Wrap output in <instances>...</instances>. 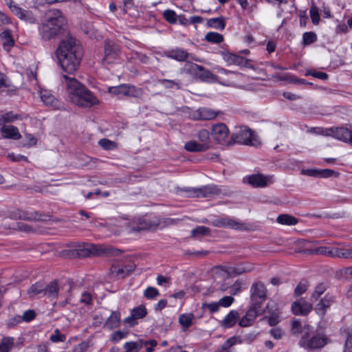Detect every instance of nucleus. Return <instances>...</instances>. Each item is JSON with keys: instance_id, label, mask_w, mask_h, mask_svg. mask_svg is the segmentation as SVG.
<instances>
[{"instance_id": "6", "label": "nucleus", "mask_w": 352, "mask_h": 352, "mask_svg": "<svg viewBox=\"0 0 352 352\" xmlns=\"http://www.w3.org/2000/svg\"><path fill=\"white\" fill-rule=\"evenodd\" d=\"M120 54V47L114 41L106 39L104 43V57L102 59L103 65L111 64L117 60Z\"/></svg>"}, {"instance_id": "11", "label": "nucleus", "mask_w": 352, "mask_h": 352, "mask_svg": "<svg viewBox=\"0 0 352 352\" xmlns=\"http://www.w3.org/2000/svg\"><path fill=\"white\" fill-rule=\"evenodd\" d=\"M91 283H91L89 278H85L82 280V282L78 283L77 281H74L73 278L61 277L59 278H56V279L50 281V283H46L45 281L36 282V283L32 284V286H42L43 285H46V286L54 287V286H58L59 285L61 286H65L67 285H74V284L90 285Z\"/></svg>"}, {"instance_id": "42", "label": "nucleus", "mask_w": 352, "mask_h": 352, "mask_svg": "<svg viewBox=\"0 0 352 352\" xmlns=\"http://www.w3.org/2000/svg\"><path fill=\"white\" fill-rule=\"evenodd\" d=\"M193 318L194 315L192 314H184L179 317V322L183 327L187 329L192 325Z\"/></svg>"}, {"instance_id": "10", "label": "nucleus", "mask_w": 352, "mask_h": 352, "mask_svg": "<svg viewBox=\"0 0 352 352\" xmlns=\"http://www.w3.org/2000/svg\"><path fill=\"white\" fill-rule=\"evenodd\" d=\"M78 99V102H72V103L84 107H90L98 103V100L88 90L84 87V90L74 94Z\"/></svg>"}, {"instance_id": "2", "label": "nucleus", "mask_w": 352, "mask_h": 352, "mask_svg": "<svg viewBox=\"0 0 352 352\" xmlns=\"http://www.w3.org/2000/svg\"><path fill=\"white\" fill-rule=\"evenodd\" d=\"M56 56L63 70L72 74L78 69L82 57V47L75 38L68 36L60 42Z\"/></svg>"}, {"instance_id": "48", "label": "nucleus", "mask_w": 352, "mask_h": 352, "mask_svg": "<svg viewBox=\"0 0 352 352\" xmlns=\"http://www.w3.org/2000/svg\"><path fill=\"white\" fill-rule=\"evenodd\" d=\"M314 251L317 254H322L336 257L334 248L330 249L329 248L327 247H319L316 248Z\"/></svg>"}, {"instance_id": "28", "label": "nucleus", "mask_w": 352, "mask_h": 352, "mask_svg": "<svg viewBox=\"0 0 352 352\" xmlns=\"http://www.w3.org/2000/svg\"><path fill=\"white\" fill-rule=\"evenodd\" d=\"M239 317V314L237 311H231L222 320L221 326L224 328H230L233 327L236 324V320Z\"/></svg>"}, {"instance_id": "44", "label": "nucleus", "mask_w": 352, "mask_h": 352, "mask_svg": "<svg viewBox=\"0 0 352 352\" xmlns=\"http://www.w3.org/2000/svg\"><path fill=\"white\" fill-rule=\"evenodd\" d=\"M336 257L344 258L346 259L352 258V249H343L334 248Z\"/></svg>"}, {"instance_id": "41", "label": "nucleus", "mask_w": 352, "mask_h": 352, "mask_svg": "<svg viewBox=\"0 0 352 352\" xmlns=\"http://www.w3.org/2000/svg\"><path fill=\"white\" fill-rule=\"evenodd\" d=\"M262 313L263 309H261V307L255 305L254 303L251 302V306L248 310L246 316L249 317L250 320L254 321L256 316L261 314Z\"/></svg>"}, {"instance_id": "12", "label": "nucleus", "mask_w": 352, "mask_h": 352, "mask_svg": "<svg viewBox=\"0 0 352 352\" xmlns=\"http://www.w3.org/2000/svg\"><path fill=\"white\" fill-rule=\"evenodd\" d=\"M214 226L219 228H229L237 230H248V226L243 222L236 221L229 218H220L212 222Z\"/></svg>"}, {"instance_id": "53", "label": "nucleus", "mask_w": 352, "mask_h": 352, "mask_svg": "<svg viewBox=\"0 0 352 352\" xmlns=\"http://www.w3.org/2000/svg\"><path fill=\"white\" fill-rule=\"evenodd\" d=\"M163 15L169 23H174L177 21V15L173 10H166L164 12Z\"/></svg>"}, {"instance_id": "37", "label": "nucleus", "mask_w": 352, "mask_h": 352, "mask_svg": "<svg viewBox=\"0 0 352 352\" xmlns=\"http://www.w3.org/2000/svg\"><path fill=\"white\" fill-rule=\"evenodd\" d=\"M197 138L199 141V143L201 144H204V146H207V150L210 148V133L209 131L206 129H201L197 133Z\"/></svg>"}, {"instance_id": "62", "label": "nucleus", "mask_w": 352, "mask_h": 352, "mask_svg": "<svg viewBox=\"0 0 352 352\" xmlns=\"http://www.w3.org/2000/svg\"><path fill=\"white\" fill-rule=\"evenodd\" d=\"M234 301V298L232 296H224L219 300V303L220 306L227 307L232 305Z\"/></svg>"}, {"instance_id": "24", "label": "nucleus", "mask_w": 352, "mask_h": 352, "mask_svg": "<svg viewBox=\"0 0 352 352\" xmlns=\"http://www.w3.org/2000/svg\"><path fill=\"white\" fill-rule=\"evenodd\" d=\"M190 70L192 71L197 78L202 80L208 79L212 76V73L209 70L197 64H192Z\"/></svg>"}, {"instance_id": "46", "label": "nucleus", "mask_w": 352, "mask_h": 352, "mask_svg": "<svg viewBox=\"0 0 352 352\" xmlns=\"http://www.w3.org/2000/svg\"><path fill=\"white\" fill-rule=\"evenodd\" d=\"M316 34L313 32H309L304 33L302 36V44L304 45H308L316 41Z\"/></svg>"}, {"instance_id": "19", "label": "nucleus", "mask_w": 352, "mask_h": 352, "mask_svg": "<svg viewBox=\"0 0 352 352\" xmlns=\"http://www.w3.org/2000/svg\"><path fill=\"white\" fill-rule=\"evenodd\" d=\"M267 298L266 287H252L251 291V302L261 307Z\"/></svg>"}, {"instance_id": "31", "label": "nucleus", "mask_w": 352, "mask_h": 352, "mask_svg": "<svg viewBox=\"0 0 352 352\" xmlns=\"http://www.w3.org/2000/svg\"><path fill=\"white\" fill-rule=\"evenodd\" d=\"M11 11L17 16L19 19L25 21H31L32 19L31 12L21 9V8L18 7L16 5H14L13 6H11Z\"/></svg>"}, {"instance_id": "45", "label": "nucleus", "mask_w": 352, "mask_h": 352, "mask_svg": "<svg viewBox=\"0 0 352 352\" xmlns=\"http://www.w3.org/2000/svg\"><path fill=\"white\" fill-rule=\"evenodd\" d=\"M205 39L210 43H220L223 41V36L217 32H208L206 35Z\"/></svg>"}, {"instance_id": "64", "label": "nucleus", "mask_w": 352, "mask_h": 352, "mask_svg": "<svg viewBox=\"0 0 352 352\" xmlns=\"http://www.w3.org/2000/svg\"><path fill=\"white\" fill-rule=\"evenodd\" d=\"M344 352H352V335L349 334L345 342Z\"/></svg>"}, {"instance_id": "32", "label": "nucleus", "mask_w": 352, "mask_h": 352, "mask_svg": "<svg viewBox=\"0 0 352 352\" xmlns=\"http://www.w3.org/2000/svg\"><path fill=\"white\" fill-rule=\"evenodd\" d=\"M184 148L190 152H204L207 151V146L196 141H189L185 144Z\"/></svg>"}, {"instance_id": "33", "label": "nucleus", "mask_w": 352, "mask_h": 352, "mask_svg": "<svg viewBox=\"0 0 352 352\" xmlns=\"http://www.w3.org/2000/svg\"><path fill=\"white\" fill-rule=\"evenodd\" d=\"M335 276L338 279L352 280V266L340 269L336 272Z\"/></svg>"}, {"instance_id": "29", "label": "nucleus", "mask_w": 352, "mask_h": 352, "mask_svg": "<svg viewBox=\"0 0 352 352\" xmlns=\"http://www.w3.org/2000/svg\"><path fill=\"white\" fill-rule=\"evenodd\" d=\"M40 97L43 103L47 106L57 107L58 100L47 90H42L40 92Z\"/></svg>"}, {"instance_id": "26", "label": "nucleus", "mask_w": 352, "mask_h": 352, "mask_svg": "<svg viewBox=\"0 0 352 352\" xmlns=\"http://www.w3.org/2000/svg\"><path fill=\"white\" fill-rule=\"evenodd\" d=\"M160 223H157V221H148L144 219H140L137 224L136 227L133 228V231H140L149 229H155L157 226H160Z\"/></svg>"}, {"instance_id": "15", "label": "nucleus", "mask_w": 352, "mask_h": 352, "mask_svg": "<svg viewBox=\"0 0 352 352\" xmlns=\"http://www.w3.org/2000/svg\"><path fill=\"white\" fill-rule=\"evenodd\" d=\"M312 305L303 298H300L292 305V313L297 316H307L312 310Z\"/></svg>"}, {"instance_id": "40", "label": "nucleus", "mask_w": 352, "mask_h": 352, "mask_svg": "<svg viewBox=\"0 0 352 352\" xmlns=\"http://www.w3.org/2000/svg\"><path fill=\"white\" fill-rule=\"evenodd\" d=\"M19 217L24 220H42V215L37 212L21 211Z\"/></svg>"}, {"instance_id": "58", "label": "nucleus", "mask_w": 352, "mask_h": 352, "mask_svg": "<svg viewBox=\"0 0 352 352\" xmlns=\"http://www.w3.org/2000/svg\"><path fill=\"white\" fill-rule=\"evenodd\" d=\"M228 272H230V275L231 278L234 276H236V275H239L243 272H247V270H245V268L241 267H228Z\"/></svg>"}, {"instance_id": "21", "label": "nucleus", "mask_w": 352, "mask_h": 352, "mask_svg": "<svg viewBox=\"0 0 352 352\" xmlns=\"http://www.w3.org/2000/svg\"><path fill=\"white\" fill-rule=\"evenodd\" d=\"M219 113V111H215L208 108H199L195 111L194 118L197 120H210L214 119Z\"/></svg>"}, {"instance_id": "55", "label": "nucleus", "mask_w": 352, "mask_h": 352, "mask_svg": "<svg viewBox=\"0 0 352 352\" xmlns=\"http://www.w3.org/2000/svg\"><path fill=\"white\" fill-rule=\"evenodd\" d=\"M99 144L102 148H104V149H107V150L113 149L114 148H116V146L115 142H113L109 140H107V139H101L99 141Z\"/></svg>"}, {"instance_id": "38", "label": "nucleus", "mask_w": 352, "mask_h": 352, "mask_svg": "<svg viewBox=\"0 0 352 352\" xmlns=\"http://www.w3.org/2000/svg\"><path fill=\"white\" fill-rule=\"evenodd\" d=\"M210 233V229L206 226H197L193 229L190 232V236L192 238H197L199 236H208Z\"/></svg>"}, {"instance_id": "20", "label": "nucleus", "mask_w": 352, "mask_h": 352, "mask_svg": "<svg viewBox=\"0 0 352 352\" xmlns=\"http://www.w3.org/2000/svg\"><path fill=\"white\" fill-rule=\"evenodd\" d=\"M228 133L229 130L223 123L215 124L212 128V135L219 142L223 141L227 138Z\"/></svg>"}, {"instance_id": "51", "label": "nucleus", "mask_w": 352, "mask_h": 352, "mask_svg": "<svg viewBox=\"0 0 352 352\" xmlns=\"http://www.w3.org/2000/svg\"><path fill=\"white\" fill-rule=\"evenodd\" d=\"M16 118V116L14 115L12 112L6 113L0 116V124L5 123L12 122Z\"/></svg>"}, {"instance_id": "13", "label": "nucleus", "mask_w": 352, "mask_h": 352, "mask_svg": "<svg viewBox=\"0 0 352 352\" xmlns=\"http://www.w3.org/2000/svg\"><path fill=\"white\" fill-rule=\"evenodd\" d=\"M322 133L327 136H333L335 138L344 142H348L349 136L351 135V130L343 126L331 127L326 129L324 132Z\"/></svg>"}, {"instance_id": "1", "label": "nucleus", "mask_w": 352, "mask_h": 352, "mask_svg": "<svg viewBox=\"0 0 352 352\" xmlns=\"http://www.w3.org/2000/svg\"><path fill=\"white\" fill-rule=\"evenodd\" d=\"M291 332L294 336L300 335L298 345L307 351H318L331 342L325 333L314 331L309 324L302 325L299 320L291 321Z\"/></svg>"}, {"instance_id": "49", "label": "nucleus", "mask_w": 352, "mask_h": 352, "mask_svg": "<svg viewBox=\"0 0 352 352\" xmlns=\"http://www.w3.org/2000/svg\"><path fill=\"white\" fill-rule=\"evenodd\" d=\"M309 13H310V17L311 19L312 23L314 25L318 24L319 21H320V15L318 13V9L315 5H313L311 6V8L309 10Z\"/></svg>"}, {"instance_id": "54", "label": "nucleus", "mask_w": 352, "mask_h": 352, "mask_svg": "<svg viewBox=\"0 0 352 352\" xmlns=\"http://www.w3.org/2000/svg\"><path fill=\"white\" fill-rule=\"evenodd\" d=\"M50 339L53 342H63L65 340V336L61 334L59 329H56L54 333L50 336Z\"/></svg>"}, {"instance_id": "18", "label": "nucleus", "mask_w": 352, "mask_h": 352, "mask_svg": "<svg viewBox=\"0 0 352 352\" xmlns=\"http://www.w3.org/2000/svg\"><path fill=\"white\" fill-rule=\"evenodd\" d=\"M122 251L119 249L111 247H102L92 245V255L97 256H118Z\"/></svg>"}, {"instance_id": "36", "label": "nucleus", "mask_w": 352, "mask_h": 352, "mask_svg": "<svg viewBox=\"0 0 352 352\" xmlns=\"http://www.w3.org/2000/svg\"><path fill=\"white\" fill-rule=\"evenodd\" d=\"M207 25L217 30H223L226 26L225 19L223 17L210 19L207 21Z\"/></svg>"}, {"instance_id": "7", "label": "nucleus", "mask_w": 352, "mask_h": 352, "mask_svg": "<svg viewBox=\"0 0 352 352\" xmlns=\"http://www.w3.org/2000/svg\"><path fill=\"white\" fill-rule=\"evenodd\" d=\"M192 197H210L221 193V190L215 185H208L199 188H192L185 190Z\"/></svg>"}, {"instance_id": "56", "label": "nucleus", "mask_w": 352, "mask_h": 352, "mask_svg": "<svg viewBox=\"0 0 352 352\" xmlns=\"http://www.w3.org/2000/svg\"><path fill=\"white\" fill-rule=\"evenodd\" d=\"M159 295V292L155 287H147L144 291V296L148 299H153Z\"/></svg>"}, {"instance_id": "8", "label": "nucleus", "mask_w": 352, "mask_h": 352, "mask_svg": "<svg viewBox=\"0 0 352 352\" xmlns=\"http://www.w3.org/2000/svg\"><path fill=\"white\" fill-rule=\"evenodd\" d=\"M210 273L217 285L224 286L230 284L231 277L226 266L217 265L210 270Z\"/></svg>"}, {"instance_id": "35", "label": "nucleus", "mask_w": 352, "mask_h": 352, "mask_svg": "<svg viewBox=\"0 0 352 352\" xmlns=\"http://www.w3.org/2000/svg\"><path fill=\"white\" fill-rule=\"evenodd\" d=\"M276 221L280 224L287 226L296 225L298 223V219L296 217L287 214H280Z\"/></svg>"}, {"instance_id": "14", "label": "nucleus", "mask_w": 352, "mask_h": 352, "mask_svg": "<svg viewBox=\"0 0 352 352\" xmlns=\"http://www.w3.org/2000/svg\"><path fill=\"white\" fill-rule=\"evenodd\" d=\"M109 91L116 95L135 97L139 95L140 90L134 86L121 85L117 87H109Z\"/></svg>"}, {"instance_id": "43", "label": "nucleus", "mask_w": 352, "mask_h": 352, "mask_svg": "<svg viewBox=\"0 0 352 352\" xmlns=\"http://www.w3.org/2000/svg\"><path fill=\"white\" fill-rule=\"evenodd\" d=\"M131 314L138 320L144 318L147 314V311L144 305H140L133 308L131 310Z\"/></svg>"}, {"instance_id": "9", "label": "nucleus", "mask_w": 352, "mask_h": 352, "mask_svg": "<svg viewBox=\"0 0 352 352\" xmlns=\"http://www.w3.org/2000/svg\"><path fill=\"white\" fill-rule=\"evenodd\" d=\"M65 87L67 91L69 98L71 102H78V99L74 94L84 90L85 85L80 83L77 79L64 75Z\"/></svg>"}, {"instance_id": "34", "label": "nucleus", "mask_w": 352, "mask_h": 352, "mask_svg": "<svg viewBox=\"0 0 352 352\" xmlns=\"http://www.w3.org/2000/svg\"><path fill=\"white\" fill-rule=\"evenodd\" d=\"M14 345V338L6 336L0 342V352H9Z\"/></svg>"}, {"instance_id": "39", "label": "nucleus", "mask_w": 352, "mask_h": 352, "mask_svg": "<svg viewBox=\"0 0 352 352\" xmlns=\"http://www.w3.org/2000/svg\"><path fill=\"white\" fill-rule=\"evenodd\" d=\"M143 346V342L140 340L136 342H130L125 343L124 347L125 352H139Z\"/></svg>"}, {"instance_id": "23", "label": "nucleus", "mask_w": 352, "mask_h": 352, "mask_svg": "<svg viewBox=\"0 0 352 352\" xmlns=\"http://www.w3.org/2000/svg\"><path fill=\"white\" fill-rule=\"evenodd\" d=\"M120 316L121 315L119 311H112L110 316L104 322V328L111 330L118 327L120 323Z\"/></svg>"}, {"instance_id": "30", "label": "nucleus", "mask_w": 352, "mask_h": 352, "mask_svg": "<svg viewBox=\"0 0 352 352\" xmlns=\"http://www.w3.org/2000/svg\"><path fill=\"white\" fill-rule=\"evenodd\" d=\"M0 38L2 41V44L5 50H9L10 47L14 45V41L12 36V32L10 30H6L0 34Z\"/></svg>"}, {"instance_id": "17", "label": "nucleus", "mask_w": 352, "mask_h": 352, "mask_svg": "<svg viewBox=\"0 0 352 352\" xmlns=\"http://www.w3.org/2000/svg\"><path fill=\"white\" fill-rule=\"evenodd\" d=\"M248 179V183L256 188H263L273 183L272 176H264L262 174L252 175Z\"/></svg>"}, {"instance_id": "27", "label": "nucleus", "mask_w": 352, "mask_h": 352, "mask_svg": "<svg viewBox=\"0 0 352 352\" xmlns=\"http://www.w3.org/2000/svg\"><path fill=\"white\" fill-rule=\"evenodd\" d=\"M165 54L167 57L178 61H184L188 56V54L186 51L178 48L165 52Z\"/></svg>"}, {"instance_id": "60", "label": "nucleus", "mask_w": 352, "mask_h": 352, "mask_svg": "<svg viewBox=\"0 0 352 352\" xmlns=\"http://www.w3.org/2000/svg\"><path fill=\"white\" fill-rule=\"evenodd\" d=\"M181 220L179 219L166 218V219H164L162 221H157V223H160V226H162V227H164V226H170V225L177 224Z\"/></svg>"}, {"instance_id": "63", "label": "nucleus", "mask_w": 352, "mask_h": 352, "mask_svg": "<svg viewBox=\"0 0 352 352\" xmlns=\"http://www.w3.org/2000/svg\"><path fill=\"white\" fill-rule=\"evenodd\" d=\"M22 321L21 316H15L10 318L7 322V325L8 327H12L19 324Z\"/></svg>"}, {"instance_id": "57", "label": "nucleus", "mask_w": 352, "mask_h": 352, "mask_svg": "<svg viewBox=\"0 0 352 352\" xmlns=\"http://www.w3.org/2000/svg\"><path fill=\"white\" fill-rule=\"evenodd\" d=\"M43 289H38V287H29L27 290L26 294L29 298H34L38 295H43Z\"/></svg>"}, {"instance_id": "52", "label": "nucleus", "mask_w": 352, "mask_h": 352, "mask_svg": "<svg viewBox=\"0 0 352 352\" xmlns=\"http://www.w3.org/2000/svg\"><path fill=\"white\" fill-rule=\"evenodd\" d=\"M338 175H339L338 173H336L333 170H331V169L318 170V177H319L327 178V177H330L332 176L338 177Z\"/></svg>"}, {"instance_id": "25", "label": "nucleus", "mask_w": 352, "mask_h": 352, "mask_svg": "<svg viewBox=\"0 0 352 352\" xmlns=\"http://www.w3.org/2000/svg\"><path fill=\"white\" fill-rule=\"evenodd\" d=\"M1 131L3 133V136L6 138L19 140L21 138L18 129L12 125H3L1 129Z\"/></svg>"}, {"instance_id": "16", "label": "nucleus", "mask_w": 352, "mask_h": 352, "mask_svg": "<svg viewBox=\"0 0 352 352\" xmlns=\"http://www.w3.org/2000/svg\"><path fill=\"white\" fill-rule=\"evenodd\" d=\"M60 255L63 257H87L92 255V244H87L86 247L76 250H65L60 252Z\"/></svg>"}, {"instance_id": "47", "label": "nucleus", "mask_w": 352, "mask_h": 352, "mask_svg": "<svg viewBox=\"0 0 352 352\" xmlns=\"http://www.w3.org/2000/svg\"><path fill=\"white\" fill-rule=\"evenodd\" d=\"M159 82L167 89L173 88L175 86L177 89H181V83L172 80L161 79L159 80Z\"/></svg>"}, {"instance_id": "3", "label": "nucleus", "mask_w": 352, "mask_h": 352, "mask_svg": "<svg viewBox=\"0 0 352 352\" xmlns=\"http://www.w3.org/2000/svg\"><path fill=\"white\" fill-rule=\"evenodd\" d=\"M66 28V20L58 10H50L46 13V20L41 28V36L50 40L61 34Z\"/></svg>"}, {"instance_id": "59", "label": "nucleus", "mask_w": 352, "mask_h": 352, "mask_svg": "<svg viewBox=\"0 0 352 352\" xmlns=\"http://www.w3.org/2000/svg\"><path fill=\"white\" fill-rule=\"evenodd\" d=\"M36 316V313L34 310L29 309L25 311L23 316H21L22 321L30 322Z\"/></svg>"}, {"instance_id": "22", "label": "nucleus", "mask_w": 352, "mask_h": 352, "mask_svg": "<svg viewBox=\"0 0 352 352\" xmlns=\"http://www.w3.org/2000/svg\"><path fill=\"white\" fill-rule=\"evenodd\" d=\"M334 298L333 296L326 294L320 301L316 305V310L321 316H324L327 308L333 302Z\"/></svg>"}, {"instance_id": "61", "label": "nucleus", "mask_w": 352, "mask_h": 352, "mask_svg": "<svg viewBox=\"0 0 352 352\" xmlns=\"http://www.w3.org/2000/svg\"><path fill=\"white\" fill-rule=\"evenodd\" d=\"M126 335H127V332L117 331L112 334L111 340L113 342H117L120 341V340H122V338H124V337H126Z\"/></svg>"}, {"instance_id": "5", "label": "nucleus", "mask_w": 352, "mask_h": 352, "mask_svg": "<svg viewBox=\"0 0 352 352\" xmlns=\"http://www.w3.org/2000/svg\"><path fill=\"white\" fill-rule=\"evenodd\" d=\"M235 143L258 146L261 144V141L252 130L247 126H242L239 127L237 131L232 134L228 144L232 145Z\"/></svg>"}, {"instance_id": "4", "label": "nucleus", "mask_w": 352, "mask_h": 352, "mask_svg": "<svg viewBox=\"0 0 352 352\" xmlns=\"http://www.w3.org/2000/svg\"><path fill=\"white\" fill-rule=\"evenodd\" d=\"M135 267L136 265L129 256H124L113 261L110 274L116 279H123L130 275Z\"/></svg>"}, {"instance_id": "50", "label": "nucleus", "mask_w": 352, "mask_h": 352, "mask_svg": "<svg viewBox=\"0 0 352 352\" xmlns=\"http://www.w3.org/2000/svg\"><path fill=\"white\" fill-rule=\"evenodd\" d=\"M43 291V296L56 298L58 296V287H45Z\"/></svg>"}]
</instances>
